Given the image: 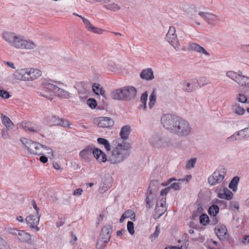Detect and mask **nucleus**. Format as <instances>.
<instances>
[{"label":"nucleus","mask_w":249,"mask_h":249,"mask_svg":"<svg viewBox=\"0 0 249 249\" xmlns=\"http://www.w3.org/2000/svg\"><path fill=\"white\" fill-rule=\"evenodd\" d=\"M2 36L10 45L17 49L31 50L35 48L36 46L33 41L26 40L24 36L17 35L14 33H4Z\"/></svg>","instance_id":"nucleus-1"},{"label":"nucleus","mask_w":249,"mask_h":249,"mask_svg":"<svg viewBox=\"0 0 249 249\" xmlns=\"http://www.w3.org/2000/svg\"><path fill=\"white\" fill-rule=\"evenodd\" d=\"M113 148L112 152V160L114 163H117L124 160V151H126L130 149L131 145L129 143L125 142V140L120 138L114 140L112 142Z\"/></svg>","instance_id":"nucleus-2"},{"label":"nucleus","mask_w":249,"mask_h":249,"mask_svg":"<svg viewBox=\"0 0 249 249\" xmlns=\"http://www.w3.org/2000/svg\"><path fill=\"white\" fill-rule=\"evenodd\" d=\"M21 141L31 154L38 155H43L42 149L45 148L48 150V154H51L52 156L53 155V150L49 147H45L44 145L36 142H33L31 140L24 139Z\"/></svg>","instance_id":"nucleus-3"},{"label":"nucleus","mask_w":249,"mask_h":249,"mask_svg":"<svg viewBox=\"0 0 249 249\" xmlns=\"http://www.w3.org/2000/svg\"><path fill=\"white\" fill-rule=\"evenodd\" d=\"M173 132L177 133L179 135L185 136L189 135L191 132V128L189 123L185 120L178 118L176 121Z\"/></svg>","instance_id":"nucleus-4"},{"label":"nucleus","mask_w":249,"mask_h":249,"mask_svg":"<svg viewBox=\"0 0 249 249\" xmlns=\"http://www.w3.org/2000/svg\"><path fill=\"white\" fill-rule=\"evenodd\" d=\"M75 88L77 90L81 99L87 98L90 93L91 88L93 91V84H91L88 82H80L75 84Z\"/></svg>","instance_id":"nucleus-5"},{"label":"nucleus","mask_w":249,"mask_h":249,"mask_svg":"<svg viewBox=\"0 0 249 249\" xmlns=\"http://www.w3.org/2000/svg\"><path fill=\"white\" fill-rule=\"evenodd\" d=\"M226 173V169L223 166H219L211 176L208 178L209 183L212 186L221 182Z\"/></svg>","instance_id":"nucleus-6"},{"label":"nucleus","mask_w":249,"mask_h":249,"mask_svg":"<svg viewBox=\"0 0 249 249\" xmlns=\"http://www.w3.org/2000/svg\"><path fill=\"white\" fill-rule=\"evenodd\" d=\"M176 32L175 28L173 26H170L166 35V39L176 50H178L180 45L177 40Z\"/></svg>","instance_id":"nucleus-7"},{"label":"nucleus","mask_w":249,"mask_h":249,"mask_svg":"<svg viewBox=\"0 0 249 249\" xmlns=\"http://www.w3.org/2000/svg\"><path fill=\"white\" fill-rule=\"evenodd\" d=\"M178 118L172 116L170 114H167L163 116L161 118V122L163 126L167 129L170 130L173 132L176 121Z\"/></svg>","instance_id":"nucleus-8"},{"label":"nucleus","mask_w":249,"mask_h":249,"mask_svg":"<svg viewBox=\"0 0 249 249\" xmlns=\"http://www.w3.org/2000/svg\"><path fill=\"white\" fill-rule=\"evenodd\" d=\"M9 233L17 236L18 238L21 242H28L31 240V235L23 230H18L17 229L9 230Z\"/></svg>","instance_id":"nucleus-9"},{"label":"nucleus","mask_w":249,"mask_h":249,"mask_svg":"<svg viewBox=\"0 0 249 249\" xmlns=\"http://www.w3.org/2000/svg\"><path fill=\"white\" fill-rule=\"evenodd\" d=\"M47 121L50 125H60L65 127H70V126L71 124L68 120L55 116L48 117Z\"/></svg>","instance_id":"nucleus-10"},{"label":"nucleus","mask_w":249,"mask_h":249,"mask_svg":"<svg viewBox=\"0 0 249 249\" xmlns=\"http://www.w3.org/2000/svg\"><path fill=\"white\" fill-rule=\"evenodd\" d=\"M97 125L100 127H109L112 126L114 122L110 117H100L96 119Z\"/></svg>","instance_id":"nucleus-11"},{"label":"nucleus","mask_w":249,"mask_h":249,"mask_svg":"<svg viewBox=\"0 0 249 249\" xmlns=\"http://www.w3.org/2000/svg\"><path fill=\"white\" fill-rule=\"evenodd\" d=\"M112 183V178L109 176L102 179V182L99 188V191L103 193L107 190L111 186Z\"/></svg>","instance_id":"nucleus-12"},{"label":"nucleus","mask_w":249,"mask_h":249,"mask_svg":"<svg viewBox=\"0 0 249 249\" xmlns=\"http://www.w3.org/2000/svg\"><path fill=\"white\" fill-rule=\"evenodd\" d=\"M40 215L30 214L26 218V221L28 225L32 228H36L37 230V225L39 223Z\"/></svg>","instance_id":"nucleus-13"},{"label":"nucleus","mask_w":249,"mask_h":249,"mask_svg":"<svg viewBox=\"0 0 249 249\" xmlns=\"http://www.w3.org/2000/svg\"><path fill=\"white\" fill-rule=\"evenodd\" d=\"M215 233L220 240H224L227 237V229L224 225H218L215 228Z\"/></svg>","instance_id":"nucleus-14"},{"label":"nucleus","mask_w":249,"mask_h":249,"mask_svg":"<svg viewBox=\"0 0 249 249\" xmlns=\"http://www.w3.org/2000/svg\"><path fill=\"white\" fill-rule=\"evenodd\" d=\"M41 74V71L38 69H28L26 79L27 81H33L39 78Z\"/></svg>","instance_id":"nucleus-15"},{"label":"nucleus","mask_w":249,"mask_h":249,"mask_svg":"<svg viewBox=\"0 0 249 249\" xmlns=\"http://www.w3.org/2000/svg\"><path fill=\"white\" fill-rule=\"evenodd\" d=\"M92 154L93 155V146L89 145L85 149L80 152V156L86 160L91 159Z\"/></svg>","instance_id":"nucleus-16"},{"label":"nucleus","mask_w":249,"mask_h":249,"mask_svg":"<svg viewBox=\"0 0 249 249\" xmlns=\"http://www.w3.org/2000/svg\"><path fill=\"white\" fill-rule=\"evenodd\" d=\"M27 71V68L16 70L15 73L13 74V76L14 78L17 80L27 81L26 79Z\"/></svg>","instance_id":"nucleus-17"},{"label":"nucleus","mask_w":249,"mask_h":249,"mask_svg":"<svg viewBox=\"0 0 249 249\" xmlns=\"http://www.w3.org/2000/svg\"><path fill=\"white\" fill-rule=\"evenodd\" d=\"M112 232V229L110 225L105 226L102 230L100 236L105 238L106 242H109Z\"/></svg>","instance_id":"nucleus-18"},{"label":"nucleus","mask_w":249,"mask_h":249,"mask_svg":"<svg viewBox=\"0 0 249 249\" xmlns=\"http://www.w3.org/2000/svg\"><path fill=\"white\" fill-rule=\"evenodd\" d=\"M181 84L182 86V89L183 90L187 92H191L196 87V79H193L192 81H185L182 82Z\"/></svg>","instance_id":"nucleus-19"},{"label":"nucleus","mask_w":249,"mask_h":249,"mask_svg":"<svg viewBox=\"0 0 249 249\" xmlns=\"http://www.w3.org/2000/svg\"><path fill=\"white\" fill-rule=\"evenodd\" d=\"M102 97L100 95H94V108L96 107L99 109H104L107 106V97L105 95V99L103 100L104 105H102L99 103V101H102Z\"/></svg>","instance_id":"nucleus-20"},{"label":"nucleus","mask_w":249,"mask_h":249,"mask_svg":"<svg viewBox=\"0 0 249 249\" xmlns=\"http://www.w3.org/2000/svg\"><path fill=\"white\" fill-rule=\"evenodd\" d=\"M124 94L125 96V100H130L134 98L137 94V90L136 89L131 86L124 87Z\"/></svg>","instance_id":"nucleus-21"},{"label":"nucleus","mask_w":249,"mask_h":249,"mask_svg":"<svg viewBox=\"0 0 249 249\" xmlns=\"http://www.w3.org/2000/svg\"><path fill=\"white\" fill-rule=\"evenodd\" d=\"M124 88L113 91L111 93V97L115 100H125Z\"/></svg>","instance_id":"nucleus-22"},{"label":"nucleus","mask_w":249,"mask_h":249,"mask_svg":"<svg viewBox=\"0 0 249 249\" xmlns=\"http://www.w3.org/2000/svg\"><path fill=\"white\" fill-rule=\"evenodd\" d=\"M217 196L220 198L230 200L232 198L233 194L228 188H224L222 192L218 193Z\"/></svg>","instance_id":"nucleus-23"},{"label":"nucleus","mask_w":249,"mask_h":249,"mask_svg":"<svg viewBox=\"0 0 249 249\" xmlns=\"http://www.w3.org/2000/svg\"><path fill=\"white\" fill-rule=\"evenodd\" d=\"M140 76L142 79L146 80H152L154 78L152 70L150 68L143 70L140 74Z\"/></svg>","instance_id":"nucleus-24"},{"label":"nucleus","mask_w":249,"mask_h":249,"mask_svg":"<svg viewBox=\"0 0 249 249\" xmlns=\"http://www.w3.org/2000/svg\"><path fill=\"white\" fill-rule=\"evenodd\" d=\"M155 199V195L153 194L152 191L148 189L146 197V207L147 208H150L153 205V202Z\"/></svg>","instance_id":"nucleus-25"},{"label":"nucleus","mask_w":249,"mask_h":249,"mask_svg":"<svg viewBox=\"0 0 249 249\" xmlns=\"http://www.w3.org/2000/svg\"><path fill=\"white\" fill-rule=\"evenodd\" d=\"M94 158H96L98 162H105L107 160V156L101 150L94 148Z\"/></svg>","instance_id":"nucleus-26"},{"label":"nucleus","mask_w":249,"mask_h":249,"mask_svg":"<svg viewBox=\"0 0 249 249\" xmlns=\"http://www.w3.org/2000/svg\"><path fill=\"white\" fill-rule=\"evenodd\" d=\"M94 95H100L102 97V101H99V103L102 105H104L103 100L105 99V91L103 89V88L98 84L94 83Z\"/></svg>","instance_id":"nucleus-27"},{"label":"nucleus","mask_w":249,"mask_h":249,"mask_svg":"<svg viewBox=\"0 0 249 249\" xmlns=\"http://www.w3.org/2000/svg\"><path fill=\"white\" fill-rule=\"evenodd\" d=\"M43 88L50 94H54L58 87L49 81L44 82L43 83Z\"/></svg>","instance_id":"nucleus-28"},{"label":"nucleus","mask_w":249,"mask_h":249,"mask_svg":"<svg viewBox=\"0 0 249 249\" xmlns=\"http://www.w3.org/2000/svg\"><path fill=\"white\" fill-rule=\"evenodd\" d=\"M236 82L240 86L249 87V77L240 74Z\"/></svg>","instance_id":"nucleus-29"},{"label":"nucleus","mask_w":249,"mask_h":249,"mask_svg":"<svg viewBox=\"0 0 249 249\" xmlns=\"http://www.w3.org/2000/svg\"><path fill=\"white\" fill-rule=\"evenodd\" d=\"M130 132L131 128L129 125L123 126L120 132V138L124 140H126L128 139Z\"/></svg>","instance_id":"nucleus-30"},{"label":"nucleus","mask_w":249,"mask_h":249,"mask_svg":"<svg viewBox=\"0 0 249 249\" xmlns=\"http://www.w3.org/2000/svg\"><path fill=\"white\" fill-rule=\"evenodd\" d=\"M199 15L206 20L209 23H213V20H215L217 19L216 16L209 13L199 12Z\"/></svg>","instance_id":"nucleus-31"},{"label":"nucleus","mask_w":249,"mask_h":249,"mask_svg":"<svg viewBox=\"0 0 249 249\" xmlns=\"http://www.w3.org/2000/svg\"><path fill=\"white\" fill-rule=\"evenodd\" d=\"M53 94L61 98L64 99H68L70 97V94L69 92L58 87Z\"/></svg>","instance_id":"nucleus-32"},{"label":"nucleus","mask_w":249,"mask_h":249,"mask_svg":"<svg viewBox=\"0 0 249 249\" xmlns=\"http://www.w3.org/2000/svg\"><path fill=\"white\" fill-rule=\"evenodd\" d=\"M97 142L99 144L104 146L107 151H110L111 150L110 144L107 140L102 138H99L97 139Z\"/></svg>","instance_id":"nucleus-33"},{"label":"nucleus","mask_w":249,"mask_h":249,"mask_svg":"<svg viewBox=\"0 0 249 249\" xmlns=\"http://www.w3.org/2000/svg\"><path fill=\"white\" fill-rule=\"evenodd\" d=\"M148 98V93L147 91H145L143 93L140 98V101L141 104L140 105L139 107L140 108H142L143 109H146L147 107V100Z\"/></svg>","instance_id":"nucleus-34"},{"label":"nucleus","mask_w":249,"mask_h":249,"mask_svg":"<svg viewBox=\"0 0 249 249\" xmlns=\"http://www.w3.org/2000/svg\"><path fill=\"white\" fill-rule=\"evenodd\" d=\"M1 119L2 124L8 129H12L14 126V124L11 120L8 117L4 115H2L1 116Z\"/></svg>","instance_id":"nucleus-35"},{"label":"nucleus","mask_w":249,"mask_h":249,"mask_svg":"<svg viewBox=\"0 0 249 249\" xmlns=\"http://www.w3.org/2000/svg\"><path fill=\"white\" fill-rule=\"evenodd\" d=\"M157 93L156 89H153L149 96L148 106L150 108H152L156 103Z\"/></svg>","instance_id":"nucleus-36"},{"label":"nucleus","mask_w":249,"mask_h":249,"mask_svg":"<svg viewBox=\"0 0 249 249\" xmlns=\"http://www.w3.org/2000/svg\"><path fill=\"white\" fill-rule=\"evenodd\" d=\"M190 46L192 49L198 53H202L207 55H209V53L205 50L203 47L196 43H192Z\"/></svg>","instance_id":"nucleus-37"},{"label":"nucleus","mask_w":249,"mask_h":249,"mask_svg":"<svg viewBox=\"0 0 249 249\" xmlns=\"http://www.w3.org/2000/svg\"><path fill=\"white\" fill-rule=\"evenodd\" d=\"M156 205H159L161 208V210H160V213H164L166 210V198L163 197L161 198H159V199L157 201Z\"/></svg>","instance_id":"nucleus-38"},{"label":"nucleus","mask_w":249,"mask_h":249,"mask_svg":"<svg viewBox=\"0 0 249 249\" xmlns=\"http://www.w3.org/2000/svg\"><path fill=\"white\" fill-rule=\"evenodd\" d=\"M239 178L237 177H234L229 184V187L232 191H235L237 189V185L239 182Z\"/></svg>","instance_id":"nucleus-39"},{"label":"nucleus","mask_w":249,"mask_h":249,"mask_svg":"<svg viewBox=\"0 0 249 249\" xmlns=\"http://www.w3.org/2000/svg\"><path fill=\"white\" fill-rule=\"evenodd\" d=\"M108 242H106L105 238H103L100 236L99 239L97 241L96 244V248L97 249H103V248L106 246Z\"/></svg>","instance_id":"nucleus-40"},{"label":"nucleus","mask_w":249,"mask_h":249,"mask_svg":"<svg viewBox=\"0 0 249 249\" xmlns=\"http://www.w3.org/2000/svg\"><path fill=\"white\" fill-rule=\"evenodd\" d=\"M219 207L216 205H213L209 209V213L211 216H215L219 213Z\"/></svg>","instance_id":"nucleus-41"},{"label":"nucleus","mask_w":249,"mask_h":249,"mask_svg":"<svg viewBox=\"0 0 249 249\" xmlns=\"http://www.w3.org/2000/svg\"><path fill=\"white\" fill-rule=\"evenodd\" d=\"M232 109L235 114L239 115H243L245 112V110L243 107L237 104L233 106Z\"/></svg>","instance_id":"nucleus-42"},{"label":"nucleus","mask_w":249,"mask_h":249,"mask_svg":"<svg viewBox=\"0 0 249 249\" xmlns=\"http://www.w3.org/2000/svg\"><path fill=\"white\" fill-rule=\"evenodd\" d=\"M106 9L113 11H117L120 9V7L115 3H111L104 5Z\"/></svg>","instance_id":"nucleus-43"},{"label":"nucleus","mask_w":249,"mask_h":249,"mask_svg":"<svg viewBox=\"0 0 249 249\" xmlns=\"http://www.w3.org/2000/svg\"><path fill=\"white\" fill-rule=\"evenodd\" d=\"M237 135L240 136L242 138H244L249 136V127L246 128L237 133Z\"/></svg>","instance_id":"nucleus-44"},{"label":"nucleus","mask_w":249,"mask_h":249,"mask_svg":"<svg viewBox=\"0 0 249 249\" xmlns=\"http://www.w3.org/2000/svg\"><path fill=\"white\" fill-rule=\"evenodd\" d=\"M239 75L240 74H238L233 71H228L226 73V75L228 77L233 80L235 82H236V80L238 79V77L239 76Z\"/></svg>","instance_id":"nucleus-45"},{"label":"nucleus","mask_w":249,"mask_h":249,"mask_svg":"<svg viewBox=\"0 0 249 249\" xmlns=\"http://www.w3.org/2000/svg\"><path fill=\"white\" fill-rule=\"evenodd\" d=\"M123 214L124 217H125L126 218H130L132 220L134 219L135 217V213L131 210H128L126 211Z\"/></svg>","instance_id":"nucleus-46"},{"label":"nucleus","mask_w":249,"mask_h":249,"mask_svg":"<svg viewBox=\"0 0 249 249\" xmlns=\"http://www.w3.org/2000/svg\"><path fill=\"white\" fill-rule=\"evenodd\" d=\"M200 223L205 225L209 222V217L206 214H202L199 217Z\"/></svg>","instance_id":"nucleus-47"},{"label":"nucleus","mask_w":249,"mask_h":249,"mask_svg":"<svg viewBox=\"0 0 249 249\" xmlns=\"http://www.w3.org/2000/svg\"><path fill=\"white\" fill-rule=\"evenodd\" d=\"M83 23H84L86 28L89 31L93 32V26L91 24L90 22L88 19H83Z\"/></svg>","instance_id":"nucleus-48"},{"label":"nucleus","mask_w":249,"mask_h":249,"mask_svg":"<svg viewBox=\"0 0 249 249\" xmlns=\"http://www.w3.org/2000/svg\"><path fill=\"white\" fill-rule=\"evenodd\" d=\"M127 229L130 234H133L134 233V224L131 221H128L127 224Z\"/></svg>","instance_id":"nucleus-49"},{"label":"nucleus","mask_w":249,"mask_h":249,"mask_svg":"<svg viewBox=\"0 0 249 249\" xmlns=\"http://www.w3.org/2000/svg\"><path fill=\"white\" fill-rule=\"evenodd\" d=\"M196 158L192 159L190 160H188L186 165V167L187 169H190L191 168L194 167L196 162Z\"/></svg>","instance_id":"nucleus-50"},{"label":"nucleus","mask_w":249,"mask_h":249,"mask_svg":"<svg viewBox=\"0 0 249 249\" xmlns=\"http://www.w3.org/2000/svg\"><path fill=\"white\" fill-rule=\"evenodd\" d=\"M0 249H9L7 242L0 237Z\"/></svg>","instance_id":"nucleus-51"},{"label":"nucleus","mask_w":249,"mask_h":249,"mask_svg":"<svg viewBox=\"0 0 249 249\" xmlns=\"http://www.w3.org/2000/svg\"><path fill=\"white\" fill-rule=\"evenodd\" d=\"M237 100L241 103H246L247 98L244 94L240 93L237 96Z\"/></svg>","instance_id":"nucleus-52"},{"label":"nucleus","mask_w":249,"mask_h":249,"mask_svg":"<svg viewBox=\"0 0 249 249\" xmlns=\"http://www.w3.org/2000/svg\"><path fill=\"white\" fill-rule=\"evenodd\" d=\"M0 96L4 99H8L10 97V95L8 91L4 89L0 90Z\"/></svg>","instance_id":"nucleus-53"},{"label":"nucleus","mask_w":249,"mask_h":249,"mask_svg":"<svg viewBox=\"0 0 249 249\" xmlns=\"http://www.w3.org/2000/svg\"><path fill=\"white\" fill-rule=\"evenodd\" d=\"M1 136L4 139H9L10 138L7 129L5 128L1 130Z\"/></svg>","instance_id":"nucleus-54"},{"label":"nucleus","mask_w":249,"mask_h":249,"mask_svg":"<svg viewBox=\"0 0 249 249\" xmlns=\"http://www.w3.org/2000/svg\"><path fill=\"white\" fill-rule=\"evenodd\" d=\"M30 124H25L24 125H23V127L24 128L25 130H29L30 131L33 132H37V130L35 129L34 127L32 126H30Z\"/></svg>","instance_id":"nucleus-55"},{"label":"nucleus","mask_w":249,"mask_h":249,"mask_svg":"<svg viewBox=\"0 0 249 249\" xmlns=\"http://www.w3.org/2000/svg\"><path fill=\"white\" fill-rule=\"evenodd\" d=\"M169 190V188H167L162 190L160 191L161 198H163V197L166 198V195L168 193Z\"/></svg>","instance_id":"nucleus-56"},{"label":"nucleus","mask_w":249,"mask_h":249,"mask_svg":"<svg viewBox=\"0 0 249 249\" xmlns=\"http://www.w3.org/2000/svg\"><path fill=\"white\" fill-rule=\"evenodd\" d=\"M168 188H169V189L173 188L176 190H178L180 189V186L178 183L175 182L172 183Z\"/></svg>","instance_id":"nucleus-57"},{"label":"nucleus","mask_w":249,"mask_h":249,"mask_svg":"<svg viewBox=\"0 0 249 249\" xmlns=\"http://www.w3.org/2000/svg\"><path fill=\"white\" fill-rule=\"evenodd\" d=\"M83 192V190L81 188L77 189L73 191V195L74 196H80L82 194V193Z\"/></svg>","instance_id":"nucleus-58"},{"label":"nucleus","mask_w":249,"mask_h":249,"mask_svg":"<svg viewBox=\"0 0 249 249\" xmlns=\"http://www.w3.org/2000/svg\"><path fill=\"white\" fill-rule=\"evenodd\" d=\"M87 104L91 108H93V98H90L87 101Z\"/></svg>","instance_id":"nucleus-59"},{"label":"nucleus","mask_w":249,"mask_h":249,"mask_svg":"<svg viewBox=\"0 0 249 249\" xmlns=\"http://www.w3.org/2000/svg\"><path fill=\"white\" fill-rule=\"evenodd\" d=\"M105 213H102L99 214V216L97 218L98 223L97 224H99L103 220L104 217H105Z\"/></svg>","instance_id":"nucleus-60"},{"label":"nucleus","mask_w":249,"mask_h":249,"mask_svg":"<svg viewBox=\"0 0 249 249\" xmlns=\"http://www.w3.org/2000/svg\"><path fill=\"white\" fill-rule=\"evenodd\" d=\"M40 157L39 160L43 163H45L48 161V158L46 156L42 155Z\"/></svg>","instance_id":"nucleus-61"},{"label":"nucleus","mask_w":249,"mask_h":249,"mask_svg":"<svg viewBox=\"0 0 249 249\" xmlns=\"http://www.w3.org/2000/svg\"><path fill=\"white\" fill-rule=\"evenodd\" d=\"M160 210H161V208H160V207L159 205H156V208H155V212H156V213H157V214L159 215V217L160 216L162 215L163 214V213H160Z\"/></svg>","instance_id":"nucleus-62"},{"label":"nucleus","mask_w":249,"mask_h":249,"mask_svg":"<svg viewBox=\"0 0 249 249\" xmlns=\"http://www.w3.org/2000/svg\"><path fill=\"white\" fill-rule=\"evenodd\" d=\"M160 230L159 229V226H157L155 231L153 234V236L154 237H157L160 233Z\"/></svg>","instance_id":"nucleus-63"},{"label":"nucleus","mask_w":249,"mask_h":249,"mask_svg":"<svg viewBox=\"0 0 249 249\" xmlns=\"http://www.w3.org/2000/svg\"><path fill=\"white\" fill-rule=\"evenodd\" d=\"M32 205L33 206L34 208L36 210V214L38 215L39 208L37 207V204H36V201L34 200H33L32 201Z\"/></svg>","instance_id":"nucleus-64"}]
</instances>
